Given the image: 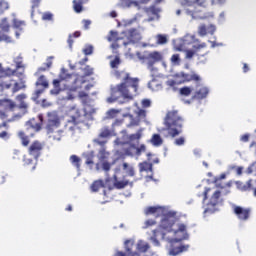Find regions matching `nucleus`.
I'll list each match as a JSON object with an SVG mask.
<instances>
[{
  "label": "nucleus",
  "mask_w": 256,
  "mask_h": 256,
  "mask_svg": "<svg viewBox=\"0 0 256 256\" xmlns=\"http://www.w3.org/2000/svg\"><path fill=\"white\" fill-rule=\"evenodd\" d=\"M114 75L120 83L111 88L108 102L113 103L120 98L132 101L138 94L139 78L132 77L131 74L125 70L115 71Z\"/></svg>",
  "instance_id": "nucleus-1"
},
{
  "label": "nucleus",
  "mask_w": 256,
  "mask_h": 256,
  "mask_svg": "<svg viewBox=\"0 0 256 256\" xmlns=\"http://www.w3.org/2000/svg\"><path fill=\"white\" fill-rule=\"evenodd\" d=\"M167 233H173V236L176 238H171L170 243L181 242L187 239V228L184 223H176L175 219L171 216H164L159 225V229L153 230V235L151 236V241L156 245H159L160 240L166 239Z\"/></svg>",
  "instance_id": "nucleus-2"
},
{
  "label": "nucleus",
  "mask_w": 256,
  "mask_h": 256,
  "mask_svg": "<svg viewBox=\"0 0 256 256\" xmlns=\"http://www.w3.org/2000/svg\"><path fill=\"white\" fill-rule=\"evenodd\" d=\"M185 119L179 114L178 110L167 111L164 117V126L171 138H176L183 132Z\"/></svg>",
  "instance_id": "nucleus-3"
},
{
  "label": "nucleus",
  "mask_w": 256,
  "mask_h": 256,
  "mask_svg": "<svg viewBox=\"0 0 256 256\" xmlns=\"http://www.w3.org/2000/svg\"><path fill=\"white\" fill-rule=\"evenodd\" d=\"M136 56L140 61H146L148 69H152L155 64L164 61V54L160 51L146 52L145 54L137 52Z\"/></svg>",
  "instance_id": "nucleus-4"
},
{
  "label": "nucleus",
  "mask_w": 256,
  "mask_h": 256,
  "mask_svg": "<svg viewBox=\"0 0 256 256\" xmlns=\"http://www.w3.org/2000/svg\"><path fill=\"white\" fill-rule=\"evenodd\" d=\"M221 195L222 192L220 190H216L213 192V194L209 198V201L205 205L204 214H214L217 211V207L223 201Z\"/></svg>",
  "instance_id": "nucleus-5"
},
{
  "label": "nucleus",
  "mask_w": 256,
  "mask_h": 256,
  "mask_svg": "<svg viewBox=\"0 0 256 256\" xmlns=\"http://www.w3.org/2000/svg\"><path fill=\"white\" fill-rule=\"evenodd\" d=\"M48 120L46 122V132L52 134L61 125L60 116L56 112H48Z\"/></svg>",
  "instance_id": "nucleus-6"
},
{
  "label": "nucleus",
  "mask_w": 256,
  "mask_h": 256,
  "mask_svg": "<svg viewBox=\"0 0 256 256\" xmlns=\"http://www.w3.org/2000/svg\"><path fill=\"white\" fill-rule=\"evenodd\" d=\"M233 213L236 215L239 221L246 222L251 217L252 209L250 207L235 205L233 207Z\"/></svg>",
  "instance_id": "nucleus-7"
},
{
  "label": "nucleus",
  "mask_w": 256,
  "mask_h": 256,
  "mask_svg": "<svg viewBox=\"0 0 256 256\" xmlns=\"http://www.w3.org/2000/svg\"><path fill=\"white\" fill-rule=\"evenodd\" d=\"M86 83H87V80H86L85 76L75 74V76L73 77V82L70 86V91H72V92L80 91L84 88V85Z\"/></svg>",
  "instance_id": "nucleus-8"
},
{
  "label": "nucleus",
  "mask_w": 256,
  "mask_h": 256,
  "mask_svg": "<svg viewBox=\"0 0 256 256\" xmlns=\"http://www.w3.org/2000/svg\"><path fill=\"white\" fill-rule=\"evenodd\" d=\"M43 151V143L36 140L30 144V148H28V154L32 156L34 159H38L41 156V152Z\"/></svg>",
  "instance_id": "nucleus-9"
},
{
  "label": "nucleus",
  "mask_w": 256,
  "mask_h": 256,
  "mask_svg": "<svg viewBox=\"0 0 256 256\" xmlns=\"http://www.w3.org/2000/svg\"><path fill=\"white\" fill-rule=\"evenodd\" d=\"M140 33L136 28H131L127 31V40L128 42H123L124 46H128L129 44H135L140 41Z\"/></svg>",
  "instance_id": "nucleus-10"
},
{
  "label": "nucleus",
  "mask_w": 256,
  "mask_h": 256,
  "mask_svg": "<svg viewBox=\"0 0 256 256\" xmlns=\"http://www.w3.org/2000/svg\"><path fill=\"white\" fill-rule=\"evenodd\" d=\"M207 48V43L202 42L198 45H193V50L187 49L185 50V59L191 60L194 58L195 55H197L201 50Z\"/></svg>",
  "instance_id": "nucleus-11"
},
{
  "label": "nucleus",
  "mask_w": 256,
  "mask_h": 256,
  "mask_svg": "<svg viewBox=\"0 0 256 256\" xmlns=\"http://www.w3.org/2000/svg\"><path fill=\"white\" fill-rule=\"evenodd\" d=\"M38 121L36 118L28 120V123H26V126H28V130L32 129L34 131H40L44 122L43 114H38Z\"/></svg>",
  "instance_id": "nucleus-12"
},
{
  "label": "nucleus",
  "mask_w": 256,
  "mask_h": 256,
  "mask_svg": "<svg viewBox=\"0 0 256 256\" xmlns=\"http://www.w3.org/2000/svg\"><path fill=\"white\" fill-rule=\"evenodd\" d=\"M134 242L132 240H125L124 246L126 252H116L115 256H141L139 252H132Z\"/></svg>",
  "instance_id": "nucleus-13"
},
{
  "label": "nucleus",
  "mask_w": 256,
  "mask_h": 256,
  "mask_svg": "<svg viewBox=\"0 0 256 256\" xmlns=\"http://www.w3.org/2000/svg\"><path fill=\"white\" fill-rule=\"evenodd\" d=\"M216 32V26L213 25V24H210L209 26H206L205 24H201L199 27H198V35L200 37H205L207 36L208 34L210 35H214Z\"/></svg>",
  "instance_id": "nucleus-14"
},
{
  "label": "nucleus",
  "mask_w": 256,
  "mask_h": 256,
  "mask_svg": "<svg viewBox=\"0 0 256 256\" xmlns=\"http://www.w3.org/2000/svg\"><path fill=\"white\" fill-rule=\"evenodd\" d=\"M178 77L182 78L180 81V83L182 84L188 83L191 81L199 82L201 80L200 76L195 72H192L191 74H189L182 71L180 72V75H178Z\"/></svg>",
  "instance_id": "nucleus-15"
},
{
  "label": "nucleus",
  "mask_w": 256,
  "mask_h": 256,
  "mask_svg": "<svg viewBox=\"0 0 256 256\" xmlns=\"http://www.w3.org/2000/svg\"><path fill=\"white\" fill-rule=\"evenodd\" d=\"M139 167V172L143 173V172H150L151 174L146 176V178H148L149 180H153V163L148 162V161H142L138 164Z\"/></svg>",
  "instance_id": "nucleus-16"
},
{
  "label": "nucleus",
  "mask_w": 256,
  "mask_h": 256,
  "mask_svg": "<svg viewBox=\"0 0 256 256\" xmlns=\"http://www.w3.org/2000/svg\"><path fill=\"white\" fill-rule=\"evenodd\" d=\"M27 98V95L25 93L18 94L16 96V102H18V109L22 110V113H27V110L29 108L28 103L25 101Z\"/></svg>",
  "instance_id": "nucleus-17"
},
{
  "label": "nucleus",
  "mask_w": 256,
  "mask_h": 256,
  "mask_svg": "<svg viewBox=\"0 0 256 256\" xmlns=\"http://www.w3.org/2000/svg\"><path fill=\"white\" fill-rule=\"evenodd\" d=\"M80 118V114H77L75 116H72L70 120H68L65 124V129L67 131H75L76 126L82 122Z\"/></svg>",
  "instance_id": "nucleus-18"
},
{
  "label": "nucleus",
  "mask_w": 256,
  "mask_h": 256,
  "mask_svg": "<svg viewBox=\"0 0 256 256\" xmlns=\"http://www.w3.org/2000/svg\"><path fill=\"white\" fill-rule=\"evenodd\" d=\"M209 94V89L206 86H201L199 89H197L193 95V99L196 100H203L207 98Z\"/></svg>",
  "instance_id": "nucleus-19"
},
{
  "label": "nucleus",
  "mask_w": 256,
  "mask_h": 256,
  "mask_svg": "<svg viewBox=\"0 0 256 256\" xmlns=\"http://www.w3.org/2000/svg\"><path fill=\"white\" fill-rule=\"evenodd\" d=\"M252 182H253L252 179H249L248 181H246V183L242 181H237L236 182L237 189L240 190L241 192L250 191L253 187Z\"/></svg>",
  "instance_id": "nucleus-20"
},
{
  "label": "nucleus",
  "mask_w": 256,
  "mask_h": 256,
  "mask_svg": "<svg viewBox=\"0 0 256 256\" xmlns=\"http://www.w3.org/2000/svg\"><path fill=\"white\" fill-rule=\"evenodd\" d=\"M89 0H73L72 5H73V11L76 14H80L83 11V5L87 4Z\"/></svg>",
  "instance_id": "nucleus-21"
},
{
  "label": "nucleus",
  "mask_w": 256,
  "mask_h": 256,
  "mask_svg": "<svg viewBox=\"0 0 256 256\" xmlns=\"http://www.w3.org/2000/svg\"><path fill=\"white\" fill-rule=\"evenodd\" d=\"M76 74H71L68 73V71L66 69H61L58 78L60 79L61 82L65 81V82H70L71 80L74 79Z\"/></svg>",
  "instance_id": "nucleus-22"
},
{
  "label": "nucleus",
  "mask_w": 256,
  "mask_h": 256,
  "mask_svg": "<svg viewBox=\"0 0 256 256\" xmlns=\"http://www.w3.org/2000/svg\"><path fill=\"white\" fill-rule=\"evenodd\" d=\"M102 188H105V183H104V180L102 179L94 180L90 185V190L93 193L99 192V190Z\"/></svg>",
  "instance_id": "nucleus-23"
},
{
  "label": "nucleus",
  "mask_w": 256,
  "mask_h": 256,
  "mask_svg": "<svg viewBox=\"0 0 256 256\" xmlns=\"http://www.w3.org/2000/svg\"><path fill=\"white\" fill-rule=\"evenodd\" d=\"M14 64H16V70L25 73V65L23 63V55L19 54L18 56L14 57Z\"/></svg>",
  "instance_id": "nucleus-24"
},
{
  "label": "nucleus",
  "mask_w": 256,
  "mask_h": 256,
  "mask_svg": "<svg viewBox=\"0 0 256 256\" xmlns=\"http://www.w3.org/2000/svg\"><path fill=\"white\" fill-rule=\"evenodd\" d=\"M29 128H26V131H20L18 133V137H20V140L22 141V146L27 147L30 143L29 139Z\"/></svg>",
  "instance_id": "nucleus-25"
},
{
  "label": "nucleus",
  "mask_w": 256,
  "mask_h": 256,
  "mask_svg": "<svg viewBox=\"0 0 256 256\" xmlns=\"http://www.w3.org/2000/svg\"><path fill=\"white\" fill-rule=\"evenodd\" d=\"M110 152L106 150V147L100 148L97 154L99 162H105L109 159Z\"/></svg>",
  "instance_id": "nucleus-26"
},
{
  "label": "nucleus",
  "mask_w": 256,
  "mask_h": 256,
  "mask_svg": "<svg viewBox=\"0 0 256 256\" xmlns=\"http://www.w3.org/2000/svg\"><path fill=\"white\" fill-rule=\"evenodd\" d=\"M122 170L128 177H134L136 174L135 168L132 165L128 164L127 162L122 163Z\"/></svg>",
  "instance_id": "nucleus-27"
},
{
  "label": "nucleus",
  "mask_w": 256,
  "mask_h": 256,
  "mask_svg": "<svg viewBox=\"0 0 256 256\" xmlns=\"http://www.w3.org/2000/svg\"><path fill=\"white\" fill-rule=\"evenodd\" d=\"M133 185L134 183L132 181L130 182L129 180L126 179L114 182V187L119 190L124 189L127 186L133 187Z\"/></svg>",
  "instance_id": "nucleus-28"
},
{
  "label": "nucleus",
  "mask_w": 256,
  "mask_h": 256,
  "mask_svg": "<svg viewBox=\"0 0 256 256\" xmlns=\"http://www.w3.org/2000/svg\"><path fill=\"white\" fill-rule=\"evenodd\" d=\"M83 157L85 159V165L87 166H93L94 165V158H95V152L89 151L83 154Z\"/></svg>",
  "instance_id": "nucleus-29"
},
{
  "label": "nucleus",
  "mask_w": 256,
  "mask_h": 256,
  "mask_svg": "<svg viewBox=\"0 0 256 256\" xmlns=\"http://www.w3.org/2000/svg\"><path fill=\"white\" fill-rule=\"evenodd\" d=\"M150 143L155 147H160L163 145L164 140L160 134L155 133L152 135V137L150 139Z\"/></svg>",
  "instance_id": "nucleus-30"
},
{
  "label": "nucleus",
  "mask_w": 256,
  "mask_h": 256,
  "mask_svg": "<svg viewBox=\"0 0 256 256\" xmlns=\"http://www.w3.org/2000/svg\"><path fill=\"white\" fill-rule=\"evenodd\" d=\"M53 60H54V56H49L48 58H46V62L44 63V66L38 67V72L42 73V72H46L47 70L51 69V67L53 65Z\"/></svg>",
  "instance_id": "nucleus-31"
},
{
  "label": "nucleus",
  "mask_w": 256,
  "mask_h": 256,
  "mask_svg": "<svg viewBox=\"0 0 256 256\" xmlns=\"http://www.w3.org/2000/svg\"><path fill=\"white\" fill-rule=\"evenodd\" d=\"M126 116L130 119V122L129 124H127V128H130V127H137L140 125L141 123V120L139 117H135L134 115L132 114H126Z\"/></svg>",
  "instance_id": "nucleus-32"
},
{
  "label": "nucleus",
  "mask_w": 256,
  "mask_h": 256,
  "mask_svg": "<svg viewBox=\"0 0 256 256\" xmlns=\"http://www.w3.org/2000/svg\"><path fill=\"white\" fill-rule=\"evenodd\" d=\"M136 249L140 253H147L150 249V244H148V242H143L142 240H140L137 243Z\"/></svg>",
  "instance_id": "nucleus-33"
},
{
  "label": "nucleus",
  "mask_w": 256,
  "mask_h": 256,
  "mask_svg": "<svg viewBox=\"0 0 256 256\" xmlns=\"http://www.w3.org/2000/svg\"><path fill=\"white\" fill-rule=\"evenodd\" d=\"M6 73V76L12 77V76H16V77H22L24 75L23 71L17 69H11V68H6V70L4 71Z\"/></svg>",
  "instance_id": "nucleus-34"
},
{
  "label": "nucleus",
  "mask_w": 256,
  "mask_h": 256,
  "mask_svg": "<svg viewBox=\"0 0 256 256\" xmlns=\"http://www.w3.org/2000/svg\"><path fill=\"white\" fill-rule=\"evenodd\" d=\"M25 26V21L19 20L17 18H14V20H12V27L16 30H19L20 32H23Z\"/></svg>",
  "instance_id": "nucleus-35"
},
{
  "label": "nucleus",
  "mask_w": 256,
  "mask_h": 256,
  "mask_svg": "<svg viewBox=\"0 0 256 256\" xmlns=\"http://www.w3.org/2000/svg\"><path fill=\"white\" fill-rule=\"evenodd\" d=\"M39 86H42L44 90L49 88V82L47 81L45 75H40V77H38V81H36V87Z\"/></svg>",
  "instance_id": "nucleus-36"
},
{
  "label": "nucleus",
  "mask_w": 256,
  "mask_h": 256,
  "mask_svg": "<svg viewBox=\"0 0 256 256\" xmlns=\"http://www.w3.org/2000/svg\"><path fill=\"white\" fill-rule=\"evenodd\" d=\"M61 79H54V81H52V84H54V89L50 90V93L52 95H58L61 91V87H60V83H61Z\"/></svg>",
  "instance_id": "nucleus-37"
},
{
  "label": "nucleus",
  "mask_w": 256,
  "mask_h": 256,
  "mask_svg": "<svg viewBox=\"0 0 256 256\" xmlns=\"http://www.w3.org/2000/svg\"><path fill=\"white\" fill-rule=\"evenodd\" d=\"M11 25L7 17L2 18V22H0V29L2 31L8 33L10 31Z\"/></svg>",
  "instance_id": "nucleus-38"
},
{
  "label": "nucleus",
  "mask_w": 256,
  "mask_h": 256,
  "mask_svg": "<svg viewBox=\"0 0 256 256\" xmlns=\"http://www.w3.org/2000/svg\"><path fill=\"white\" fill-rule=\"evenodd\" d=\"M120 113L121 110L111 108L107 111L106 115L108 119H117Z\"/></svg>",
  "instance_id": "nucleus-39"
},
{
  "label": "nucleus",
  "mask_w": 256,
  "mask_h": 256,
  "mask_svg": "<svg viewBox=\"0 0 256 256\" xmlns=\"http://www.w3.org/2000/svg\"><path fill=\"white\" fill-rule=\"evenodd\" d=\"M70 162L71 164L76 168L80 169L81 167V158L77 155H71L70 156Z\"/></svg>",
  "instance_id": "nucleus-40"
},
{
  "label": "nucleus",
  "mask_w": 256,
  "mask_h": 256,
  "mask_svg": "<svg viewBox=\"0 0 256 256\" xmlns=\"http://www.w3.org/2000/svg\"><path fill=\"white\" fill-rule=\"evenodd\" d=\"M170 62L173 66H180L181 65V62H182V59H181V56L180 54L176 53V54H173L171 57H170Z\"/></svg>",
  "instance_id": "nucleus-41"
},
{
  "label": "nucleus",
  "mask_w": 256,
  "mask_h": 256,
  "mask_svg": "<svg viewBox=\"0 0 256 256\" xmlns=\"http://www.w3.org/2000/svg\"><path fill=\"white\" fill-rule=\"evenodd\" d=\"M137 4V1L132 0H119L118 7L130 8L132 5Z\"/></svg>",
  "instance_id": "nucleus-42"
},
{
  "label": "nucleus",
  "mask_w": 256,
  "mask_h": 256,
  "mask_svg": "<svg viewBox=\"0 0 256 256\" xmlns=\"http://www.w3.org/2000/svg\"><path fill=\"white\" fill-rule=\"evenodd\" d=\"M120 40L118 32L111 30L107 35L108 42H118Z\"/></svg>",
  "instance_id": "nucleus-43"
},
{
  "label": "nucleus",
  "mask_w": 256,
  "mask_h": 256,
  "mask_svg": "<svg viewBox=\"0 0 256 256\" xmlns=\"http://www.w3.org/2000/svg\"><path fill=\"white\" fill-rule=\"evenodd\" d=\"M6 109H8L10 112H14L16 109H19V107L13 100L6 99Z\"/></svg>",
  "instance_id": "nucleus-44"
},
{
  "label": "nucleus",
  "mask_w": 256,
  "mask_h": 256,
  "mask_svg": "<svg viewBox=\"0 0 256 256\" xmlns=\"http://www.w3.org/2000/svg\"><path fill=\"white\" fill-rule=\"evenodd\" d=\"M112 136V132L109 128H102L98 134L99 138L106 139Z\"/></svg>",
  "instance_id": "nucleus-45"
},
{
  "label": "nucleus",
  "mask_w": 256,
  "mask_h": 256,
  "mask_svg": "<svg viewBox=\"0 0 256 256\" xmlns=\"http://www.w3.org/2000/svg\"><path fill=\"white\" fill-rule=\"evenodd\" d=\"M82 72V77H90L94 74V69L90 65H86L84 68H82Z\"/></svg>",
  "instance_id": "nucleus-46"
},
{
  "label": "nucleus",
  "mask_w": 256,
  "mask_h": 256,
  "mask_svg": "<svg viewBox=\"0 0 256 256\" xmlns=\"http://www.w3.org/2000/svg\"><path fill=\"white\" fill-rule=\"evenodd\" d=\"M179 94L184 97H189L192 94V89L189 86H184L179 89Z\"/></svg>",
  "instance_id": "nucleus-47"
},
{
  "label": "nucleus",
  "mask_w": 256,
  "mask_h": 256,
  "mask_svg": "<svg viewBox=\"0 0 256 256\" xmlns=\"http://www.w3.org/2000/svg\"><path fill=\"white\" fill-rule=\"evenodd\" d=\"M94 52V46L91 45V44H86L84 46V49H82V53L85 55V56H91Z\"/></svg>",
  "instance_id": "nucleus-48"
},
{
  "label": "nucleus",
  "mask_w": 256,
  "mask_h": 256,
  "mask_svg": "<svg viewBox=\"0 0 256 256\" xmlns=\"http://www.w3.org/2000/svg\"><path fill=\"white\" fill-rule=\"evenodd\" d=\"M134 151H136V145L130 144L127 148L124 149V155L134 156Z\"/></svg>",
  "instance_id": "nucleus-49"
},
{
  "label": "nucleus",
  "mask_w": 256,
  "mask_h": 256,
  "mask_svg": "<svg viewBox=\"0 0 256 256\" xmlns=\"http://www.w3.org/2000/svg\"><path fill=\"white\" fill-rule=\"evenodd\" d=\"M142 138V129H139L136 133L130 134L129 141H138Z\"/></svg>",
  "instance_id": "nucleus-50"
},
{
  "label": "nucleus",
  "mask_w": 256,
  "mask_h": 256,
  "mask_svg": "<svg viewBox=\"0 0 256 256\" xmlns=\"http://www.w3.org/2000/svg\"><path fill=\"white\" fill-rule=\"evenodd\" d=\"M121 64V59L119 56H115V58L113 60L110 61V67L112 69H118V67Z\"/></svg>",
  "instance_id": "nucleus-51"
},
{
  "label": "nucleus",
  "mask_w": 256,
  "mask_h": 256,
  "mask_svg": "<svg viewBox=\"0 0 256 256\" xmlns=\"http://www.w3.org/2000/svg\"><path fill=\"white\" fill-rule=\"evenodd\" d=\"M156 39H157V44L158 45H165L168 43V39H167V36L163 35V34H158L156 36Z\"/></svg>",
  "instance_id": "nucleus-52"
},
{
  "label": "nucleus",
  "mask_w": 256,
  "mask_h": 256,
  "mask_svg": "<svg viewBox=\"0 0 256 256\" xmlns=\"http://www.w3.org/2000/svg\"><path fill=\"white\" fill-rule=\"evenodd\" d=\"M54 19V15L51 12H44L42 13V21L51 22Z\"/></svg>",
  "instance_id": "nucleus-53"
},
{
  "label": "nucleus",
  "mask_w": 256,
  "mask_h": 256,
  "mask_svg": "<svg viewBox=\"0 0 256 256\" xmlns=\"http://www.w3.org/2000/svg\"><path fill=\"white\" fill-rule=\"evenodd\" d=\"M146 152V145L141 144L140 147L135 146V155L136 156H141L142 153Z\"/></svg>",
  "instance_id": "nucleus-54"
},
{
  "label": "nucleus",
  "mask_w": 256,
  "mask_h": 256,
  "mask_svg": "<svg viewBox=\"0 0 256 256\" xmlns=\"http://www.w3.org/2000/svg\"><path fill=\"white\" fill-rule=\"evenodd\" d=\"M101 139H102L101 137H97L93 139V143L100 146L101 149L106 148L105 145L107 144V140H101Z\"/></svg>",
  "instance_id": "nucleus-55"
},
{
  "label": "nucleus",
  "mask_w": 256,
  "mask_h": 256,
  "mask_svg": "<svg viewBox=\"0 0 256 256\" xmlns=\"http://www.w3.org/2000/svg\"><path fill=\"white\" fill-rule=\"evenodd\" d=\"M185 251V246H178L177 248H172L171 255L176 256Z\"/></svg>",
  "instance_id": "nucleus-56"
},
{
  "label": "nucleus",
  "mask_w": 256,
  "mask_h": 256,
  "mask_svg": "<svg viewBox=\"0 0 256 256\" xmlns=\"http://www.w3.org/2000/svg\"><path fill=\"white\" fill-rule=\"evenodd\" d=\"M25 88V85H21L19 82L14 83L12 87V94H15Z\"/></svg>",
  "instance_id": "nucleus-57"
},
{
  "label": "nucleus",
  "mask_w": 256,
  "mask_h": 256,
  "mask_svg": "<svg viewBox=\"0 0 256 256\" xmlns=\"http://www.w3.org/2000/svg\"><path fill=\"white\" fill-rule=\"evenodd\" d=\"M158 211V207L156 206H149L145 209V215L155 214Z\"/></svg>",
  "instance_id": "nucleus-58"
},
{
  "label": "nucleus",
  "mask_w": 256,
  "mask_h": 256,
  "mask_svg": "<svg viewBox=\"0 0 256 256\" xmlns=\"http://www.w3.org/2000/svg\"><path fill=\"white\" fill-rule=\"evenodd\" d=\"M101 167H102V170L105 171V172H109L111 170V166L112 164L110 162H108L107 160L106 161H102L101 162Z\"/></svg>",
  "instance_id": "nucleus-59"
},
{
  "label": "nucleus",
  "mask_w": 256,
  "mask_h": 256,
  "mask_svg": "<svg viewBox=\"0 0 256 256\" xmlns=\"http://www.w3.org/2000/svg\"><path fill=\"white\" fill-rule=\"evenodd\" d=\"M185 142H186V139H185L184 136H180V137H178V138H176V139L174 140V144H175L176 146H183V145H185Z\"/></svg>",
  "instance_id": "nucleus-60"
},
{
  "label": "nucleus",
  "mask_w": 256,
  "mask_h": 256,
  "mask_svg": "<svg viewBox=\"0 0 256 256\" xmlns=\"http://www.w3.org/2000/svg\"><path fill=\"white\" fill-rule=\"evenodd\" d=\"M9 9V4L5 1H0V15L4 13V11Z\"/></svg>",
  "instance_id": "nucleus-61"
},
{
  "label": "nucleus",
  "mask_w": 256,
  "mask_h": 256,
  "mask_svg": "<svg viewBox=\"0 0 256 256\" xmlns=\"http://www.w3.org/2000/svg\"><path fill=\"white\" fill-rule=\"evenodd\" d=\"M136 117L139 118V120H141V119H146V117H147V111L144 110V109H139V110L137 111V116H136Z\"/></svg>",
  "instance_id": "nucleus-62"
},
{
  "label": "nucleus",
  "mask_w": 256,
  "mask_h": 256,
  "mask_svg": "<svg viewBox=\"0 0 256 256\" xmlns=\"http://www.w3.org/2000/svg\"><path fill=\"white\" fill-rule=\"evenodd\" d=\"M45 89H38L36 91H34V95L32 97V99H34V101H38L40 96L44 93Z\"/></svg>",
  "instance_id": "nucleus-63"
},
{
  "label": "nucleus",
  "mask_w": 256,
  "mask_h": 256,
  "mask_svg": "<svg viewBox=\"0 0 256 256\" xmlns=\"http://www.w3.org/2000/svg\"><path fill=\"white\" fill-rule=\"evenodd\" d=\"M32 3V18L34 16L35 10L36 8H38L40 6L41 0H31Z\"/></svg>",
  "instance_id": "nucleus-64"
}]
</instances>
